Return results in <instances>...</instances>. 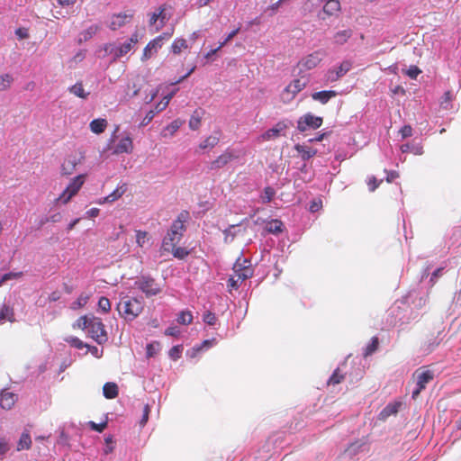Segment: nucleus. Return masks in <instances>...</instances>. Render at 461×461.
<instances>
[{"label":"nucleus","mask_w":461,"mask_h":461,"mask_svg":"<svg viewBox=\"0 0 461 461\" xmlns=\"http://www.w3.org/2000/svg\"><path fill=\"white\" fill-rule=\"evenodd\" d=\"M74 329L86 330L88 335L99 345L108 340L107 332L100 318L84 315L79 317L73 324Z\"/></svg>","instance_id":"nucleus-1"},{"label":"nucleus","mask_w":461,"mask_h":461,"mask_svg":"<svg viewBox=\"0 0 461 461\" xmlns=\"http://www.w3.org/2000/svg\"><path fill=\"white\" fill-rule=\"evenodd\" d=\"M310 79L307 76H302L292 80L281 92L280 100L283 104H290L309 84Z\"/></svg>","instance_id":"nucleus-2"},{"label":"nucleus","mask_w":461,"mask_h":461,"mask_svg":"<svg viewBox=\"0 0 461 461\" xmlns=\"http://www.w3.org/2000/svg\"><path fill=\"white\" fill-rule=\"evenodd\" d=\"M248 261L246 259H244L242 263H240L239 259L234 264V274L228 280L229 291L238 289L240 283L252 276V269L249 265H246Z\"/></svg>","instance_id":"nucleus-3"},{"label":"nucleus","mask_w":461,"mask_h":461,"mask_svg":"<svg viewBox=\"0 0 461 461\" xmlns=\"http://www.w3.org/2000/svg\"><path fill=\"white\" fill-rule=\"evenodd\" d=\"M434 377V371L429 369V366H424L416 369L412 374V379L416 384V387L412 391V398L417 399L427 384L433 381Z\"/></svg>","instance_id":"nucleus-4"},{"label":"nucleus","mask_w":461,"mask_h":461,"mask_svg":"<svg viewBox=\"0 0 461 461\" xmlns=\"http://www.w3.org/2000/svg\"><path fill=\"white\" fill-rule=\"evenodd\" d=\"M117 310L125 320L132 321L142 312L143 305L136 298H127L117 304Z\"/></svg>","instance_id":"nucleus-5"},{"label":"nucleus","mask_w":461,"mask_h":461,"mask_svg":"<svg viewBox=\"0 0 461 461\" xmlns=\"http://www.w3.org/2000/svg\"><path fill=\"white\" fill-rule=\"evenodd\" d=\"M135 285L147 297L155 296L162 291L161 285L149 276H141Z\"/></svg>","instance_id":"nucleus-6"},{"label":"nucleus","mask_w":461,"mask_h":461,"mask_svg":"<svg viewBox=\"0 0 461 461\" xmlns=\"http://www.w3.org/2000/svg\"><path fill=\"white\" fill-rule=\"evenodd\" d=\"M323 119L320 116H315L310 113L301 116L297 121V130L304 132L307 130H316L322 125Z\"/></svg>","instance_id":"nucleus-7"},{"label":"nucleus","mask_w":461,"mask_h":461,"mask_svg":"<svg viewBox=\"0 0 461 461\" xmlns=\"http://www.w3.org/2000/svg\"><path fill=\"white\" fill-rule=\"evenodd\" d=\"M324 57V52L321 50L313 51L312 53L303 57L299 62L298 66L301 70H311L316 68Z\"/></svg>","instance_id":"nucleus-8"},{"label":"nucleus","mask_w":461,"mask_h":461,"mask_svg":"<svg viewBox=\"0 0 461 461\" xmlns=\"http://www.w3.org/2000/svg\"><path fill=\"white\" fill-rule=\"evenodd\" d=\"M352 68L350 60H343L337 68L329 69L325 75L327 82L334 83L346 75Z\"/></svg>","instance_id":"nucleus-9"},{"label":"nucleus","mask_w":461,"mask_h":461,"mask_svg":"<svg viewBox=\"0 0 461 461\" xmlns=\"http://www.w3.org/2000/svg\"><path fill=\"white\" fill-rule=\"evenodd\" d=\"M138 41L139 35L137 32H134L127 41L118 47L113 48L111 53L113 54L114 59H120L130 52Z\"/></svg>","instance_id":"nucleus-10"},{"label":"nucleus","mask_w":461,"mask_h":461,"mask_svg":"<svg viewBox=\"0 0 461 461\" xmlns=\"http://www.w3.org/2000/svg\"><path fill=\"white\" fill-rule=\"evenodd\" d=\"M287 128V123L285 121H280L276 123L274 127L261 134L260 139L262 141H269L271 140L277 139L280 136H285Z\"/></svg>","instance_id":"nucleus-11"},{"label":"nucleus","mask_w":461,"mask_h":461,"mask_svg":"<svg viewBox=\"0 0 461 461\" xmlns=\"http://www.w3.org/2000/svg\"><path fill=\"white\" fill-rule=\"evenodd\" d=\"M190 219L189 212L187 211H182L178 215L177 218L172 222V225L170 227V230L180 235L183 237L184 232L186 230L185 222L188 221Z\"/></svg>","instance_id":"nucleus-12"},{"label":"nucleus","mask_w":461,"mask_h":461,"mask_svg":"<svg viewBox=\"0 0 461 461\" xmlns=\"http://www.w3.org/2000/svg\"><path fill=\"white\" fill-rule=\"evenodd\" d=\"M133 17V13L129 12L127 13H119L116 14H113L111 18V23L109 24V28L113 31H116L120 29L121 27L124 26L126 23H128Z\"/></svg>","instance_id":"nucleus-13"},{"label":"nucleus","mask_w":461,"mask_h":461,"mask_svg":"<svg viewBox=\"0 0 461 461\" xmlns=\"http://www.w3.org/2000/svg\"><path fill=\"white\" fill-rule=\"evenodd\" d=\"M162 47V44L159 43V39H153L150 41L146 47L143 50L142 55H141V61H147L149 59H151L153 56H155L158 50Z\"/></svg>","instance_id":"nucleus-14"},{"label":"nucleus","mask_w":461,"mask_h":461,"mask_svg":"<svg viewBox=\"0 0 461 461\" xmlns=\"http://www.w3.org/2000/svg\"><path fill=\"white\" fill-rule=\"evenodd\" d=\"M80 163L81 158H78L76 156H68L61 165V175H72L75 172L77 166L79 165Z\"/></svg>","instance_id":"nucleus-15"},{"label":"nucleus","mask_w":461,"mask_h":461,"mask_svg":"<svg viewBox=\"0 0 461 461\" xmlns=\"http://www.w3.org/2000/svg\"><path fill=\"white\" fill-rule=\"evenodd\" d=\"M234 158L232 153L229 151H225L220 156H218L214 160L210 163L209 168L211 170H217L224 166H226L229 162H230Z\"/></svg>","instance_id":"nucleus-16"},{"label":"nucleus","mask_w":461,"mask_h":461,"mask_svg":"<svg viewBox=\"0 0 461 461\" xmlns=\"http://www.w3.org/2000/svg\"><path fill=\"white\" fill-rule=\"evenodd\" d=\"M181 239L182 237L180 235L169 230L162 240L161 249L163 251L169 252L170 249H173V246L176 245Z\"/></svg>","instance_id":"nucleus-17"},{"label":"nucleus","mask_w":461,"mask_h":461,"mask_svg":"<svg viewBox=\"0 0 461 461\" xmlns=\"http://www.w3.org/2000/svg\"><path fill=\"white\" fill-rule=\"evenodd\" d=\"M133 141L130 136H126L120 140L118 144L115 146L113 153L114 154H122V153H131L133 151Z\"/></svg>","instance_id":"nucleus-18"},{"label":"nucleus","mask_w":461,"mask_h":461,"mask_svg":"<svg viewBox=\"0 0 461 461\" xmlns=\"http://www.w3.org/2000/svg\"><path fill=\"white\" fill-rule=\"evenodd\" d=\"M341 10L340 2L339 0H327L323 5L322 12L328 16H337Z\"/></svg>","instance_id":"nucleus-19"},{"label":"nucleus","mask_w":461,"mask_h":461,"mask_svg":"<svg viewBox=\"0 0 461 461\" xmlns=\"http://www.w3.org/2000/svg\"><path fill=\"white\" fill-rule=\"evenodd\" d=\"M86 174H80L75 177H73L68 186L66 187L69 193L76 195L83 186L86 179Z\"/></svg>","instance_id":"nucleus-20"},{"label":"nucleus","mask_w":461,"mask_h":461,"mask_svg":"<svg viewBox=\"0 0 461 461\" xmlns=\"http://www.w3.org/2000/svg\"><path fill=\"white\" fill-rule=\"evenodd\" d=\"M338 93L334 90H323L312 94V98L314 101L326 104L331 98L336 97Z\"/></svg>","instance_id":"nucleus-21"},{"label":"nucleus","mask_w":461,"mask_h":461,"mask_svg":"<svg viewBox=\"0 0 461 461\" xmlns=\"http://www.w3.org/2000/svg\"><path fill=\"white\" fill-rule=\"evenodd\" d=\"M353 31L351 29H345L337 32L332 38L333 44L337 46L344 45L352 37Z\"/></svg>","instance_id":"nucleus-22"},{"label":"nucleus","mask_w":461,"mask_h":461,"mask_svg":"<svg viewBox=\"0 0 461 461\" xmlns=\"http://www.w3.org/2000/svg\"><path fill=\"white\" fill-rule=\"evenodd\" d=\"M401 406L402 402H400L388 403L379 413V419L381 420H385L391 415H395L396 413H398Z\"/></svg>","instance_id":"nucleus-23"},{"label":"nucleus","mask_w":461,"mask_h":461,"mask_svg":"<svg viewBox=\"0 0 461 461\" xmlns=\"http://www.w3.org/2000/svg\"><path fill=\"white\" fill-rule=\"evenodd\" d=\"M16 395L11 392H3L0 396V405L3 409L10 410L16 402Z\"/></svg>","instance_id":"nucleus-24"},{"label":"nucleus","mask_w":461,"mask_h":461,"mask_svg":"<svg viewBox=\"0 0 461 461\" xmlns=\"http://www.w3.org/2000/svg\"><path fill=\"white\" fill-rule=\"evenodd\" d=\"M294 149L303 160H308L317 154V149L304 145L297 144Z\"/></svg>","instance_id":"nucleus-25"},{"label":"nucleus","mask_w":461,"mask_h":461,"mask_svg":"<svg viewBox=\"0 0 461 461\" xmlns=\"http://www.w3.org/2000/svg\"><path fill=\"white\" fill-rule=\"evenodd\" d=\"M203 113L204 112L202 109L194 111L189 120V128L191 130L196 131L200 128Z\"/></svg>","instance_id":"nucleus-26"},{"label":"nucleus","mask_w":461,"mask_h":461,"mask_svg":"<svg viewBox=\"0 0 461 461\" xmlns=\"http://www.w3.org/2000/svg\"><path fill=\"white\" fill-rule=\"evenodd\" d=\"M103 393L106 399H114L119 393L118 386L115 383H105L103 386Z\"/></svg>","instance_id":"nucleus-27"},{"label":"nucleus","mask_w":461,"mask_h":461,"mask_svg":"<svg viewBox=\"0 0 461 461\" xmlns=\"http://www.w3.org/2000/svg\"><path fill=\"white\" fill-rule=\"evenodd\" d=\"M107 124L108 123L105 119L98 118V119L93 120L90 122L89 127H90V130L92 132H94L95 134H100L105 131Z\"/></svg>","instance_id":"nucleus-28"},{"label":"nucleus","mask_w":461,"mask_h":461,"mask_svg":"<svg viewBox=\"0 0 461 461\" xmlns=\"http://www.w3.org/2000/svg\"><path fill=\"white\" fill-rule=\"evenodd\" d=\"M149 84L142 77H137L136 80L132 83L131 89L132 93L131 95V97H135L140 95V92L143 88L149 87Z\"/></svg>","instance_id":"nucleus-29"},{"label":"nucleus","mask_w":461,"mask_h":461,"mask_svg":"<svg viewBox=\"0 0 461 461\" xmlns=\"http://www.w3.org/2000/svg\"><path fill=\"white\" fill-rule=\"evenodd\" d=\"M68 90L70 94L82 99H86L89 95V92H86L82 82L76 83L75 85L70 86Z\"/></svg>","instance_id":"nucleus-30"},{"label":"nucleus","mask_w":461,"mask_h":461,"mask_svg":"<svg viewBox=\"0 0 461 461\" xmlns=\"http://www.w3.org/2000/svg\"><path fill=\"white\" fill-rule=\"evenodd\" d=\"M188 48V44L185 39L183 38H176L172 45H171V51L178 55L180 54L184 50H186Z\"/></svg>","instance_id":"nucleus-31"},{"label":"nucleus","mask_w":461,"mask_h":461,"mask_svg":"<svg viewBox=\"0 0 461 461\" xmlns=\"http://www.w3.org/2000/svg\"><path fill=\"white\" fill-rule=\"evenodd\" d=\"M31 446L32 438L30 433L28 431L23 432L17 445V450L29 449Z\"/></svg>","instance_id":"nucleus-32"},{"label":"nucleus","mask_w":461,"mask_h":461,"mask_svg":"<svg viewBox=\"0 0 461 461\" xmlns=\"http://www.w3.org/2000/svg\"><path fill=\"white\" fill-rule=\"evenodd\" d=\"M283 222L280 220L275 219L267 223V230L270 233L278 234L283 231Z\"/></svg>","instance_id":"nucleus-33"},{"label":"nucleus","mask_w":461,"mask_h":461,"mask_svg":"<svg viewBox=\"0 0 461 461\" xmlns=\"http://www.w3.org/2000/svg\"><path fill=\"white\" fill-rule=\"evenodd\" d=\"M219 143V138L217 136H208L200 144L199 148L202 149H212Z\"/></svg>","instance_id":"nucleus-34"},{"label":"nucleus","mask_w":461,"mask_h":461,"mask_svg":"<svg viewBox=\"0 0 461 461\" xmlns=\"http://www.w3.org/2000/svg\"><path fill=\"white\" fill-rule=\"evenodd\" d=\"M438 344L439 342L438 341L437 338H430L421 343L420 348L423 352L429 353L434 350L435 348L438 346Z\"/></svg>","instance_id":"nucleus-35"},{"label":"nucleus","mask_w":461,"mask_h":461,"mask_svg":"<svg viewBox=\"0 0 461 461\" xmlns=\"http://www.w3.org/2000/svg\"><path fill=\"white\" fill-rule=\"evenodd\" d=\"M125 190L126 189L123 186L116 188L112 194H110L109 195L104 197L103 202L100 201L99 203H112V202L118 200L125 193Z\"/></svg>","instance_id":"nucleus-36"},{"label":"nucleus","mask_w":461,"mask_h":461,"mask_svg":"<svg viewBox=\"0 0 461 461\" xmlns=\"http://www.w3.org/2000/svg\"><path fill=\"white\" fill-rule=\"evenodd\" d=\"M14 311L12 308L5 304L0 307V323H3L6 320L12 321Z\"/></svg>","instance_id":"nucleus-37"},{"label":"nucleus","mask_w":461,"mask_h":461,"mask_svg":"<svg viewBox=\"0 0 461 461\" xmlns=\"http://www.w3.org/2000/svg\"><path fill=\"white\" fill-rule=\"evenodd\" d=\"M345 379V375L340 372L339 368H336L327 384L328 385H336L340 384Z\"/></svg>","instance_id":"nucleus-38"},{"label":"nucleus","mask_w":461,"mask_h":461,"mask_svg":"<svg viewBox=\"0 0 461 461\" xmlns=\"http://www.w3.org/2000/svg\"><path fill=\"white\" fill-rule=\"evenodd\" d=\"M378 346H379V339L376 336H375L371 339L370 343L366 346V348L365 349L364 356L368 357V356L372 355L374 352H375L377 350Z\"/></svg>","instance_id":"nucleus-39"},{"label":"nucleus","mask_w":461,"mask_h":461,"mask_svg":"<svg viewBox=\"0 0 461 461\" xmlns=\"http://www.w3.org/2000/svg\"><path fill=\"white\" fill-rule=\"evenodd\" d=\"M193 321V315L189 311H182L177 317V322L183 325H189Z\"/></svg>","instance_id":"nucleus-40"},{"label":"nucleus","mask_w":461,"mask_h":461,"mask_svg":"<svg viewBox=\"0 0 461 461\" xmlns=\"http://www.w3.org/2000/svg\"><path fill=\"white\" fill-rule=\"evenodd\" d=\"M173 256L178 259H184L189 255V251L183 247H176V245L173 246V249H170V251Z\"/></svg>","instance_id":"nucleus-41"},{"label":"nucleus","mask_w":461,"mask_h":461,"mask_svg":"<svg viewBox=\"0 0 461 461\" xmlns=\"http://www.w3.org/2000/svg\"><path fill=\"white\" fill-rule=\"evenodd\" d=\"M89 300V295L86 294H81L78 298L72 303L71 308L77 310L84 307Z\"/></svg>","instance_id":"nucleus-42"},{"label":"nucleus","mask_w":461,"mask_h":461,"mask_svg":"<svg viewBox=\"0 0 461 461\" xmlns=\"http://www.w3.org/2000/svg\"><path fill=\"white\" fill-rule=\"evenodd\" d=\"M13 77L9 74H4L0 76V91H5L11 86Z\"/></svg>","instance_id":"nucleus-43"},{"label":"nucleus","mask_w":461,"mask_h":461,"mask_svg":"<svg viewBox=\"0 0 461 461\" xmlns=\"http://www.w3.org/2000/svg\"><path fill=\"white\" fill-rule=\"evenodd\" d=\"M100 27L96 24L89 26L86 30L81 32L84 41L91 39L99 31Z\"/></svg>","instance_id":"nucleus-44"},{"label":"nucleus","mask_w":461,"mask_h":461,"mask_svg":"<svg viewBox=\"0 0 461 461\" xmlns=\"http://www.w3.org/2000/svg\"><path fill=\"white\" fill-rule=\"evenodd\" d=\"M65 341L77 349H82L86 347H88L87 344L84 343L81 339H79L77 337H68L65 339Z\"/></svg>","instance_id":"nucleus-45"},{"label":"nucleus","mask_w":461,"mask_h":461,"mask_svg":"<svg viewBox=\"0 0 461 461\" xmlns=\"http://www.w3.org/2000/svg\"><path fill=\"white\" fill-rule=\"evenodd\" d=\"M159 343L158 342H153L149 343L146 347V355L148 358L153 357L157 355V353L159 350Z\"/></svg>","instance_id":"nucleus-46"},{"label":"nucleus","mask_w":461,"mask_h":461,"mask_svg":"<svg viewBox=\"0 0 461 461\" xmlns=\"http://www.w3.org/2000/svg\"><path fill=\"white\" fill-rule=\"evenodd\" d=\"M74 196L75 195L69 193V191H68V189L66 188L57 198L56 202L60 203L61 204H67Z\"/></svg>","instance_id":"nucleus-47"},{"label":"nucleus","mask_w":461,"mask_h":461,"mask_svg":"<svg viewBox=\"0 0 461 461\" xmlns=\"http://www.w3.org/2000/svg\"><path fill=\"white\" fill-rule=\"evenodd\" d=\"M174 92L168 94L167 95H166L162 101H160L158 104H157L156 105V111L157 113L158 112H161L163 110H165L167 108V106L168 105L170 100L172 99L173 95H174Z\"/></svg>","instance_id":"nucleus-48"},{"label":"nucleus","mask_w":461,"mask_h":461,"mask_svg":"<svg viewBox=\"0 0 461 461\" xmlns=\"http://www.w3.org/2000/svg\"><path fill=\"white\" fill-rule=\"evenodd\" d=\"M453 98H454V95L451 91L445 92L441 98V102H440L441 107L444 109H448L449 104L453 100Z\"/></svg>","instance_id":"nucleus-49"},{"label":"nucleus","mask_w":461,"mask_h":461,"mask_svg":"<svg viewBox=\"0 0 461 461\" xmlns=\"http://www.w3.org/2000/svg\"><path fill=\"white\" fill-rule=\"evenodd\" d=\"M182 351H183V346L176 345L170 348L168 355L171 359L177 360L181 357Z\"/></svg>","instance_id":"nucleus-50"},{"label":"nucleus","mask_w":461,"mask_h":461,"mask_svg":"<svg viewBox=\"0 0 461 461\" xmlns=\"http://www.w3.org/2000/svg\"><path fill=\"white\" fill-rule=\"evenodd\" d=\"M275 194L276 192L272 187H265L264 194L262 195V202L265 203L271 202L273 197L275 196Z\"/></svg>","instance_id":"nucleus-51"},{"label":"nucleus","mask_w":461,"mask_h":461,"mask_svg":"<svg viewBox=\"0 0 461 461\" xmlns=\"http://www.w3.org/2000/svg\"><path fill=\"white\" fill-rule=\"evenodd\" d=\"M148 240V232L144 230H136V242L138 246L143 247Z\"/></svg>","instance_id":"nucleus-52"},{"label":"nucleus","mask_w":461,"mask_h":461,"mask_svg":"<svg viewBox=\"0 0 461 461\" xmlns=\"http://www.w3.org/2000/svg\"><path fill=\"white\" fill-rule=\"evenodd\" d=\"M98 308L104 312L111 310V303L107 297L102 296L98 301Z\"/></svg>","instance_id":"nucleus-53"},{"label":"nucleus","mask_w":461,"mask_h":461,"mask_svg":"<svg viewBox=\"0 0 461 461\" xmlns=\"http://www.w3.org/2000/svg\"><path fill=\"white\" fill-rule=\"evenodd\" d=\"M383 182V180H378L375 176H371L367 179V185L370 192H374Z\"/></svg>","instance_id":"nucleus-54"},{"label":"nucleus","mask_w":461,"mask_h":461,"mask_svg":"<svg viewBox=\"0 0 461 461\" xmlns=\"http://www.w3.org/2000/svg\"><path fill=\"white\" fill-rule=\"evenodd\" d=\"M22 276H23V272L6 273L4 276H2V277L0 279V284H4L5 282L11 280V279L20 278Z\"/></svg>","instance_id":"nucleus-55"},{"label":"nucleus","mask_w":461,"mask_h":461,"mask_svg":"<svg viewBox=\"0 0 461 461\" xmlns=\"http://www.w3.org/2000/svg\"><path fill=\"white\" fill-rule=\"evenodd\" d=\"M180 126L181 122L178 120H175L170 124H168L164 131H168L169 134L172 136L175 134L176 131H177Z\"/></svg>","instance_id":"nucleus-56"},{"label":"nucleus","mask_w":461,"mask_h":461,"mask_svg":"<svg viewBox=\"0 0 461 461\" xmlns=\"http://www.w3.org/2000/svg\"><path fill=\"white\" fill-rule=\"evenodd\" d=\"M203 320L208 325H214L216 323L217 317L213 312L208 311L203 314Z\"/></svg>","instance_id":"nucleus-57"},{"label":"nucleus","mask_w":461,"mask_h":461,"mask_svg":"<svg viewBox=\"0 0 461 461\" xmlns=\"http://www.w3.org/2000/svg\"><path fill=\"white\" fill-rule=\"evenodd\" d=\"M240 28L238 27L234 30H232L224 39L223 41L220 42V48H222L225 46L228 42H230L240 32Z\"/></svg>","instance_id":"nucleus-58"},{"label":"nucleus","mask_w":461,"mask_h":461,"mask_svg":"<svg viewBox=\"0 0 461 461\" xmlns=\"http://www.w3.org/2000/svg\"><path fill=\"white\" fill-rule=\"evenodd\" d=\"M155 113H156V112H154L153 110L149 111L146 113L143 120L141 121V122L140 123V127H144V126L148 125L153 120Z\"/></svg>","instance_id":"nucleus-59"},{"label":"nucleus","mask_w":461,"mask_h":461,"mask_svg":"<svg viewBox=\"0 0 461 461\" xmlns=\"http://www.w3.org/2000/svg\"><path fill=\"white\" fill-rule=\"evenodd\" d=\"M360 447L361 445L358 442H354L348 447L346 453L350 456L356 455L358 452Z\"/></svg>","instance_id":"nucleus-60"},{"label":"nucleus","mask_w":461,"mask_h":461,"mask_svg":"<svg viewBox=\"0 0 461 461\" xmlns=\"http://www.w3.org/2000/svg\"><path fill=\"white\" fill-rule=\"evenodd\" d=\"M400 133L402 135V137L404 139V138H407V137H410L411 136L412 134V128L410 126V125H404L401 130H400Z\"/></svg>","instance_id":"nucleus-61"},{"label":"nucleus","mask_w":461,"mask_h":461,"mask_svg":"<svg viewBox=\"0 0 461 461\" xmlns=\"http://www.w3.org/2000/svg\"><path fill=\"white\" fill-rule=\"evenodd\" d=\"M420 69L416 67V66H413V67H411L407 72V75L411 77V78H413L415 79L418 75L420 73Z\"/></svg>","instance_id":"nucleus-62"},{"label":"nucleus","mask_w":461,"mask_h":461,"mask_svg":"<svg viewBox=\"0 0 461 461\" xmlns=\"http://www.w3.org/2000/svg\"><path fill=\"white\" fill-rule=\"evenodd\" d=\"M9 450V446L5 438H0V456H3Z\"/></svg>","instance_id":"nucleus-63"},{"label":"nucleus","mask_w":461,"mask_h":461,"mask_svg":"<svg viewBox=\"0 0 461 461\" xmlns=\"http://www.w3.org/2000/svg\"><path fill=\"white\" fill-rule=\"evenodd\" d=\"M90 426H91V428H92L94 430H95V431H97V432H102V431H104V429L106 428L107 423H106V422H103V423H100V424H96V423H95L94 421H91V422H90Z\"/></svg>","instance_id":"nucleus-64"}]
</instances>
